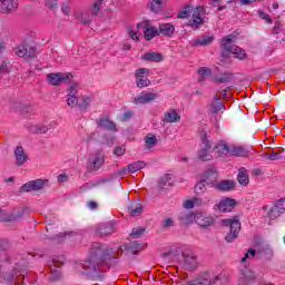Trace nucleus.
<instances>
[{"mask_svg":"<svg viewBox=\"0 0 285 285\" xmlns=\"http://www.w3.org/2000/svg\"><path fill=\"white\" fill-rule=\"evenodd\" d=\"M237 38L234 35L226 36L223 38L220 42V47L225 52H229V55H233L235 59L244 60L246 59V51L233 43H235V40Z\"/></svg>","mask_w":285,"mask_h":285,"instance_id":"f257e3e1","label":"nucleus"},{"mask_svg":"<svg viewBox=\"0 0 285 285\" xmlns=\"http://www.w3.org/2000/svg\"><path fill=\"white\" fill-rule=\"evenodd\" d=\"M222 225L226 228H229V232L225 237L226 242L230 244L234 239H237V237H239V230H242V223H239L237 219H223Z\"/></svg>","mask_w":285,"mask_h":285,"instance_id":"f03ea898","label":"nucleus"},{"mask_svg":"<svg viewBox=\"0 0 285 285\" xmlns=\"http://www.w3.org/2000/svg\"><path fill=\"white\" fill-rule=\"evenodd\" d=\"M204 19H206V9L202 6L193 8L191 18L188 22L189 28L191 30H199L204 26Z\"/></svg>","mask_w":285,"mask_h":285,"instance_id":"7ed1b4c3","label":"nucleus"},{"mask_svg":"<svg viewBox=\"0 0 285 285\" xmlns=\"http://www.w3.org/2000/svg\"><path fill=\"white\" fill-rule=\"evenodd\" d=\"M200 139L203 145L200 146L197 157L200 161H210L213 159V146L210 145V140L206 138V134L200 135Z\"/></svg>","mask_w":285,"mask_h":285,"instance_id":"20e7f679","label":"nucleus"},{"mask_svg":"<svg viewBox=\"0 0 285 285\" xmlns=\"http://www.w3.org/2000/svg\"><path fill=\"white\" fill-rule=\"evenodd\" d=\"M136 77V86L137 88H148L150 86V69L148 68H139L135 71Z\"/></svg>","mask_w":285,"mask_h":285,"instance_id":"39448f33","label":"nucleus"},{"mask_svg":"<svg viewBox=\"0 0 285 285\" xmlns=\"http://www.w3.org/2000/svg\"><path fill=\"white\" fill-rule=\"evenodd\" d=\"M156 99L157 92L141 91L134 98L132 104H135V106H146L148 104H153V101H155Z\"/></svg>","mask_w":285,"mask_h":285,"instance_id":"423d86ee","label":"nucleus"},{"mask_svg":"<svg viewBox=\"0 0 285 285\" xmlns=\"http://www.w3.org/2000/svg\"><path fill=\"white\" fill-rule=\"evenodd\" d=\"M237 206V200L235 198L224 197L218 204H216V210L219 213H232Z\"/></svg>","mask_w":285,"mask_h":285,"instance_id":"0eeeda50","label":"nucleus"},{"mask_svg":"<svg viewBox=\"0 0 285 285\" xmlns=\"http://www.w3.org/2000/svg\"><path fill=\"white\" fill-rule=\"evenodd\" d=\"M139 26H141L146 41H151V39H155V37L159 36V29L150 24V21L144 20L139 22Z\"/></svg>","mask_w":285,"mask_h":285,"instance_id":"6e6552de","label":"nucleus"},{"mask_svg":"<svg viewBox=\"0 0 285 285\" xmlns=\"http://www.w3.org/2000/svg\"><path fill=\"white\" fill-rule=\"evenodd\" d=\"M13 52L17 57H22V59H32L36 55V49L30 45H20L13 49Z\"/></svg>","mask_w":285,"mask_h":285,"instance_id":"1a4fd4ad","label":"nucleus"},{"mask_svg":"<svg viewBox=\"0 0 285 285\" xmlns=\"http://www.w3.org/2000/svg\"><path fill=\"white\" fill-rule=\"evenodd\" d=\"M257 279V275L248 268H245L240 272L238 277V285H253Z\"/></svg>","mask_w":285,"mask_h":285,"instance_id":"9d476101","label":"nucleus"},{"mask_svg":"<svg viewBox=\"0 0 285 285\" xmlns=\"http://www.w3.org/2000/svg\"><path fill=\"white\" fill-rule=\"evenodd\" d=\"M47 79L51 86H61V83H66V81H70V73H49Z\"/></svg>","mask_w":285,"mask_h":285,"instance_id":"9b49d317","label":"nucleus"},{"mask_svg":"<svg viewBox=\"0 0 285 285\" xmlns=\"http://www.w3.org/2000/svg\"><path fill=\"white\" fill-rule=\"evenodd\" d=\"M45 186H46V180H43V179L30 180L21 187V191L22 193H30L32 190H35V191L43 190Z\"/></svg>","mask_w":285,"mask_h":285,"instance_id":"f8f14e48","label":"nucleus"},{"mask_svg":"<svg viewBox=\"0 0 285 285\" xmlns=\"http://www.w3.org/2000/svg\"><path fill=\"white\" fill-rule=\"evenodd\" d=\"M196 224L203 228H208L215 224V218L206 213H196Z\"/></svg>","mask_w":285,"mask_h":285,"instance_id":"ddd939ff","label":"nucleus"},{"mask_svg":"<svg viewBox=\"0 0 285 285\" xmlns=\"http://www.w3.org/2000/svg\"><path fill=\"white\" fill-rule=\"evenodd\" d=\"M19 8L18 0H0V12L2 14H10V12H14Z\"/></svg>","mask_w":285,"mask_h":285,"instance_id":"4468645a","label":"nucleus"},{"mask_svg":"<svg viewBox=\"0 0 285 285\" xmlns=\"http://www.w3.org/2000/svg\"><path fill=\"white\" fill-rule=\"evenodd\" d=\"M215 41V37H213V35L209 33H205L203 36H200L199 38H194L190 41V46L197 47H204V46H210V43Z\"/></svg>","mask_w":285,"mask_h":285,"instance_id":"2eb2a0df","label":"nucleus"},{"mask_svg":"<svg viewBox=\"0 0 285 285\" xmlns=\"http://www.w3.org/2000/svg\"><path fill=\"white\" fill-rule=\"evenodd\" d=\"M209 110L214 115H217V112H224L226 110L224 102H222V97L219 96L214 97V99L209 102Z\"/></svg>","mask_w":285,"mask_h":285,"instance_id":"dca6fc26","label":"nucleus"},{"mask_svg":"<svg viewBox=\"0 0 285 285\" xmlns=\"http://www.w3.org/2000/svg\"><path fill=\"white\" fill-rule=\"evenodd\" d=\"M214 150L218 157H226V155H230V145L225 140H220L215 145Z\"/></svg>","mask_w":285,"mask_h":285,"instance_id":"f3484780","label":"nucleus"},{"mask_svg":"<svg viewBox=\"0 0 285 285\" xmlns=\"http://www.w3.org/2000/svg\"><path fill=\"white\" fill-rule=\"evenodd\" d=\"M104 165V153H97L92 154L89 157V166L92 168V170H98V168H101Z\"/></svg>","mask_w":285,"mask_h":285,"instance_id":"a211bd4d","label":"nucleus"},{"mask_svg":"<svg viewBox=\"0 0 285 285\" xmlns=\"http://www.w3.org/2000/svg\"><path fill=\"white\" fill-rule=\"evenodd\" d=\"M163 121L165 124H177L181 121V116L175 109H169L164 114Z\"/></svg>","mask_w":285,"mask_h":285,"instance_id":"6ab92c4d","label":"nucleus"},{"mask_svg":"<svg viewBox=\"0 0 285 285\" xmlns=\"http://www.w3.org/2000/svg\"><path fill=\"white\" fill-rule=\"evenodd\" d=\"M165 6H166V0H149L147 2L148 10H150V12H155V14L161 12Z\"/></svg>","mask_w":285,"mask_h":285,"instance_id":"aec40b11","label":"nucleus"},{"mask_svg":"<svg viewBox=\"0 0 285 285\" xmlns=\"http://www.w3.org/2000/svg\"><path fill=\"white\" fill-rule=\"evenodd\" d=\"M208 281L210 282L209 285H227L229 282L228 274L226 272H222L217 276H214L212 279L208 276Z\"/></svg>","mask_w":285,"mask_h":285,"instance_id":"412c9836","label":"nucleus"},{"mask_svg":"<svg viewBox=\"0 0 285 285\" xmlns=\"http://www.w3.org/2000/svg\"><path fill=\"white\" fill-rule=\"evenodd\" d=\"M17 166H23L28 161V154L23 150V147H17L14 150Z\"/></svg>","mask_w":285,"mask_h":285,"instance_id":"4be33fe9","label":"nucleus"},{"mask_svg":"<svg viewBox=\"0 0 285 285\" xmlns=\"http://www.w3.org/2000/svg\"><path fill=\"white\" fill-rule=\"evenodd\" d=\"M178 219L179 222H181V224L188 226V224H193V222H196L197 214L193 212H183L179 214Z\"/></svg>","mask_w":285,"mask_h":285,"instance_id":"5701e85b","label":"nucleus"},{"mask_svg":"<svg viewBox=\"0 0 285 285\" xmlns=\"http://www.w3.org/2000/svg\"><path fill=\"white\" fill-rule=\"evenodd\" d=\"M229 155L233 157H248V149L235 145L229 146Z\"/></svg>","mask_w":285,"mask_h":285,"instance_id":"b1692460","label":"nucleus"},{"mask_svg":"<svg viewBox=\"0 0 285 285\" xmlns=\"http://www.w3.org/2000/svg\"><path fill=\"white\" fill-rule=\"evenodd\" d=\"M175 33V26L171 23H161L158 28V35H163L164 37H173Z\"/></svg>","mask_w":285,"mask_h":285,"instance_id":"393cba45","label":"nucleus"},{"mask_svg":"<svg viewBox=\"0 0 285 285\" xmlns=\"http://www.w3.org/2000/svg\"><path fill=\"white\" fill-rule=\"evenodd\" d=\"M142 168H146V163L135 161V163H131L127 168L122 169V175H128V173H137L138 170H141Z\"/></svg>","mask_w":285,"mask_h":285,"instance_id":"a878e982","label":"nucleus"},{"mask_svg":"<svg viewBox=\"0 0 285 285\" xmlns=\"http://www.w3.org/2000/svg\"><path fill=\"white\" fill-rule=\"evenodd\" d=\"M183 266L187 271H193V268H197V256H195L193 254L185 256Z\"/></svg>","mask_w":285,"mask_h":285,"instance_id":"bb28decb","label":"nucleus"},{"mask_svg":"<svg viewBox=\"0 0 285 285\" xmlns=\"http://www.w3.org/2000/svg\"><path fill=\"white\" fill-rule=\"evenodd\" d=\"M108 246L101 245L100 243H94L91 246V253L94 255H98L99 257H104V255H108L107 253Z\"/></svg>","mask_w":285,"mask_h":285,"instance_id":"cd10ccee","label":"nucleus"},{"mask_svg":"<svg viewBox=\"0 0 285 285\" xmlns=\"http://www.w3.org/2000/svg\"><path fill=\"white\" fill-rule=\"evenodd\" d=\"M98 127L100 130H117V125L108 118L100 119Z\"/></svg>","mask_w":285,"mask_h":285,"instance_id":"c85d7f7f","label":"nucleus"},{"mask_svg":"<svg viewBox=\"0 0 285 285\" xmlns=\"http://www.w3.org/2000/svg\"><path fill=\"white\" fill-rule=\"evenodd\" d=\"M216 188H218V190H223L225 193H228L230 190H235V181H233V180H223V181L217 184Z\"/></svg>","mask_w":285,"mask_h":285,"instance_id":"c756f323","label":"nucleus"},{"mask_svg":"<svg viewBox=\"0 0 285 285\" xmlns=\"http://www.w3.org/2000/svg\"><path fill=\"white\" fill-rule=\"evenodd\" d=\"M197 75H198V81H206V79H208V77L213 75V71L208 67H200L197 70Z\"/></svg>","mask_w":285,"mask_h":285,"instance_id":"7c9ffc66","label":"nucleus"},{"mask_svg":"<svg viewBox=\"0 0 285 285\" xmlns=\"http://www.w3.org/2000/svg\"><path fill=\"white\" fill-rule=\"evenodd\" d=\"M238 184L240 186H248L249 179H248V170L246 168H240L238 173Z\"/></svg>","mask_w":285,"mask_h":285,"instance_id":"2f4dec72","label":"nucleus"},{"mask_svg":"<svg viewBox=\"0 0 285 285\" xmlns=\"http://www.w3.org/2000/svg\"><path fill=\"white\" fill-rule=\"evenodd\" d=\"M141 26H139V22L136 24V27L129 29V37L132 39V41H139V37H141Z\"/></svg>","mask_w":285,"mask_h":285,"instance_id":"473e14b6","label":"nucleus"},{"mask_svg":"<svg viewBox=\"0 0 285 285\" xmlns=\"http://www.w3.org/2000/svg\"><path fill=\"white\" fill-rule=\"evenodd\" d=\"M155 146H157V136L148 135L147 137H145V148L147 150H153Z\"/></svg>","mask_w":285,"mask_h":285,"instance_id":"72a5a7b5","label":"nucleus"},{"mask_svg":"<svg viewBox=\"0 0 285 285\" xmlns=\"http://www.w3.org/2000/svg\"><path fill=\"white\" fill-rule=\"evenodd\" d=\"M142 59L145 61H163L164 57H161V53H157V52H147L142 56Z\"/></svg>","mask_w":285,"mask_h":285,"instance_id":"f704fd0d","label":"nucleus"},{"mask_svg":"<svg viewBox=\"0 0 285 285\" xmlns=\"http://www.w3.org/2000/svg\"><path fill=\"white\" fill-rule=\"evenodd\" d=\"M141 213H144V208L139 203H135L129 207V215H131V217H139Z\"/></svg>","mask_w":285,"mask_h":285,"instance_id":"c9c22d12","label":"nucleus"},{"mask_svg":"<svg viewBox=\"0 0 285 285\" xmlns=\"http://www.w3.org/2000/svg\"><path fill=\"white\" fill-rule=\"evenodd\" d=\"M184 285H210V281L208 279V274H206L204 277L187 282Z\"/></svg>","mask_w":285,"mask_h":285,"instance_id":"e433bc0d","label":"nucleus"},{"mask_svg":"<svg viewBox=\"0 0 285 285\" xmlns=\"http://www.w3.org/2000/svg\"><path fill=\"white\" fill-rule=\"evenodd\" d=\"M30 132H38L40 135H43L50 130V127L46 125H33L29 128Z\"/></svg>","mask_w":285,"mask_h":285,"instance_id":"4c0bfd02","label":"nucleus"},{"mask_svg":"<svg viewBox=\"0 0 285 285\" xmlns=\"http://www.w3.org/2000/svg\"><path fill=\"white\" fill-rule=\"evenodd\" d=\"M90 104H92V97H90V96H82L78 100L79 108H88V106H90Z\"/></svg>","mask_w":285,"mask_h":285,"instance_id":"58836bf2","label":"nucleus"},{"mask_svg":"<svg viewBox=\"0 0 285 285\" xmlns=\"http://www.w3.org/2000/svg\"><path fill=\"white\" fill-rule=\"evenodd\" d=\"M193 14V7L186 6L179 13L178 19H188Z\"/></svg>","mask_w":285,"mask_h":285,"instance_id":"ea45409f","label":"nucleus"},{"mask_svg":"<svg viewBox=\"0 0 285 285\" xmlns=\"http://www.w3.org/2000/svg\"><path fill=\"white\" fill-rule=\"evenodd\" d=\"M112 233H115V225H112V223L100 228V235H112Z\"/></svg>","mask_w":285,"mask_h":285,"instance_id":"a19ab883","label":"nucleus"},{"mask_svg":"<svg viewBox=\"0 0 285 285\" xmlns=\"http://www.w3.org/2000/svg\"><path fill=\"white\" fill-rule=\"evenodd\" d=\"M279 215H282V214H281L279 209H277L275 207V205L271 209L267 210V217L269 219H277V217H279Z\"/></svg>","mask_w":285,"mask_h":285,"instance_id":"79ce46f5","label":"nucleus"},{"mask_svg":"<svg viewBox=\"0 0 285 285\" xmlns=\"http://www.w3.org/2000/svg\"><path fill=\"white\" fill-rule=\"evenodd\" d=\"M173 226H175V219H173L171 217H166L161 222V228H164L165 230H168V228H173Z\"/></svg>","mask_w":285,"mask_h":285,"instance_id":"37998d69","label":"nucleus"},{"mask_svg":"<svg viewBox=\"0 0 285 285\" xmlns=\"http://www.w3.org/2000/svg\"><path fill=\"white\" fill-rule=\"evenodd\" d=\"M206 193V180L197 183L195 187L196 195H204Z\"/></svg>","mask_w":285,"mask_h":285,"instance_id":"c03bdc74","label":"nucleus"},{"mask_svg":"<svg viewBox=\"0 0 285 285\" xmlns=\"http://www.w3.org/2000/svg\"><path fill=\"white\" fill-rule=\"evenodd\" d=\"M259 253L264 256L267 257L268 259H271V257H273V249L271 248V246L266 245L263 246L259 250Z\"/></svg>","mask_w":285,"mask_h":285,"instance_id":"a18cd8bd","label":"nucleus"},{"mask_svg":"<svg viewBox=\"0 0 285 285\" xmlns=\"http://www.w3.org/2000/svg\"><path fill=\"white\" fill-rule=\"evenodd\" d=\"M67 105L70 108H75V106H79V99L77 98V96H68Z\"/></svg>","mask_w":285,"mask_h":285,"instance_id":"49530a36","label":"nucleus"},{"mask_svg":"<svg viewBox=\"0 0 285 285\" xmlns=\"http://www.w3.org/2000/svg\"><path fill=\"white\" fill-rule=\"evenodd\" d=\"M256 253L257 252H255V249H248V252L242 258V262H246V259H253V257H255Z\"/></svg>","mask_w":285,"mask_h":285,"instance_id":"de8ad7c7","label":"nucleus"},{"mask_svg":"<svg viewBox=\"0 0 285 285\" xmlns=\"http://www.w3.org/2000/svg\"><path fill=\"white\" fill-rule=\"evenodd\" d=\"M259 18L266 21V23H273V19H271V16L264 11H261L258 13Z\"/></svg>","mask_w":285,"mask_h":285,"instance_id":"09e8293b","label":"nucleus"},{"mask_svg":"<svg viewBox=\"0 0 285 285\" xmlns=\"http://www.w3.org/2000/svg\"><path fill=\"white\" fill-rule=\"evenodd\" d=\"M183 207L187 210H190V208H195V203L193 199H187L183 202Z\"/></svg>","mask_w":285,"mask_h":285,"instance_id":"8fccbe9b","label":"nucleus"},{"mask_svg":"<svg viewBox=\"0 0 285 285\" xmlns=\"http://www.w3.org/2000/svg\"><path fill=\"white\" fill-rule=\"evenodd\" d=\"M91 12L92 14H99V12H101V2H95Z\"/></svg>","mask_w":285,"mask_h":285,"instance_id":"3c124183","label":"nucleus"},{"mask_svg":"<svg viewBox=\"0 0 285 285\" xmlns=\"http://www.w3.org/2000/svg\"><path fill=\"white\" fill-rule=\"evenodd\" d=\"M141 235H144V228L141 227L134 228L131 232L132 237H141Z\"/></svg>","mask_w":285,"mask_h":285,"instance_id":"603ef678","label":"nucleus"},{"mask_svg":"<svg viewBox=\"0 0 285 285\" xmlns=\"http://www.w3.org/2000/svg\"><path fill=\"white\" fill-rule=\"evenodd\" d=\"M274 206L281 212V215L285 212V200H278Z\"/></svg>","mask_w":285,"mask_h":285,"instance_id":"864d4df0","label":"nucleus"},{"mask_svg":"<svg viewBox=\"0 0 285 285\" xmlns=\"http://www.w3.org/2000/svg\"><path fill=\"white\" fill-rule=\"evenodd\" d=\"M10 71V62L4 61L0 65V73Z\"/></svg>","mask_w":285,"mask_h":285,"instance_id":"5fc2aeb1","label":"nucleus"},{"mask_svg":"<svg viewBox=\"0 0 285 285\" xmlns=\"http://www.w3.org/2000/svg\"><path fill=\"white\" fill-rule=\"evenodd\" d=\"M230 79V75L228 73H223L219 77H217V81H219L220 83H226V81H228Z\"/></svg>","mask_w":285,"mask_h":285,"instance_id":"6e6d98bb","label":"nucleus"},{"mask_svg":"<svg viewBox=\"0 0 285 285\" xmlns=\"http://www.w3.org/2000/svg\"><path fill=\"white\" fill-rule=\"evenodd\" d=\"M114 153L117 157H122L126 154V149L124 147H116Z\"/></svg>","mask_w":285,"mask_h":285,"instance_id":"4d7b16f0","label":"nucleus"},{"mask_svg":"<svg viewBox=\"0 0 285 285\" xmlns=\"http://www.w3.org/2000/svg\"><path fill=\"white\" fill-rule=\"evenodd\" d=\"M271 161H277V159H281L279 154L272 151V154L267 157Z\"/></svg>","mask_w":285,"mask_h":285,"instance_id":"13d9d810","label":"nucleus"},{"mask_svg":"<svg viewBox=\"0 0 285 285\" xmlns=\"http://www.w3.org/2000/svg\"><path fill=\"white\" fill-rule=\"evenodd\" d=\"M193 200H194V207L195 206H204V204H206L202 198H199V197H195V198H193Z\"/></svg>","mask_w":285,"mask_h":285,"instance_id":"bf43d9fd","label":"nucleus"},{"mask_svg":"<svg viewBox=\"0 0 285 285\" xmlns=\"http://www.w3.org/2000/svg\"><path fill=\"white\" fill-rule=\"evenodd\" d=\"M77 95V85H72L69 89V95L68 97H76Z\"/></svg>","mask_w":285,"mask_h":285,"instance_id":"052dcab7","label":"nucleus"},{"mask_svg":"<svg viewBox=\"0 0 285 285\" xmlns=\"http://www.w3.org/2000/svg\"><path fill=\"white\" fill-rule=\"evenodd\" d=\"M46 6L50 9L55 8V6H57V0H46Z\"/></svg>","mask_w":285,"mask_h":285,"instance_id":"680f3d73","label":"nucleus"},{"mask_svg":"<svg viewBox=\"0 0 285 285\" xmlns=\"http://www.w3.org/2000/svg\"><path fill=\"white\" fill-rule=\"evenodd\" d=\"M130 117H132V114L130 111L125 112V115L122 117V121H128V119H130Z\"/></svg>","mask_w":285,"mask_h":285,"instance_id":"e2e57ef3","label":"nucleus"},{"mask_svg":"<svg viewBox=\"0 0 285 285\" xmlns=\"http://www.w3.org/2000/svg\"><path fill=\"white\" fill-rule=\"evenodd\" d=\"M88 208H90L91 210H95V208H97V203L95 202L88 203Z\"/></svg>","mask_w":285,"mask_h":285,"instance_id":"0e129e2a","label":"nucleus"},{"mask_svg":"<svg viewBox=\"0 0 285 285\" xmlns=\"http://www.w3.org/2000/svg\"><path fill=\"white\" fill-rule=\"evenodd\" d=\"M242 6H250L253 3V0H239Z\"/></svg>","mask_w":285,"mask_h":285,"instance_id":"69168bd1","label":"nucleus"},{"mask_svg":"<svg viewBox=\"0 0 285 285\" xmlns=\"http://www.w3.org/2000/svg\"><path fill=\"white\" fill-rule=\"evenodd\" d=\"M67 179H68V176H66V175L58 176L59 181H66Z\"/></svg>","mask_w":285,"mask_h":285,"instance_id":"338daca9","label":"nucleus"},{"mask_svg":"<svg viewBox=\"0 0 285 285\" xmlns=\"http://www.w3.org/2000/svg\"><path fill=\"white\" fill-rule=\"evenodd\" d=\"M210 175L215 176V171L214 170L206 171L205 173L206 179H208V177H210Z\"/></svg>","mask_w":285,"mask_h":285,"instance_id":"774afa93","label":"nucleus"}]
</instances>
